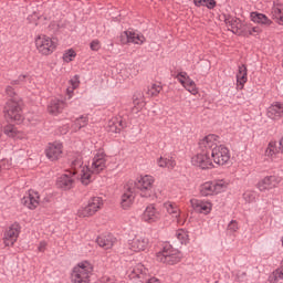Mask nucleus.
<instances>
[{"label": "nucleus", "mask_w": 283, "mask_h": 283, "mask_svg": "<svg viewBox=\"0 0 283 283\" xmlns=\"http://www.w3.org/2000/svg\"><path fill=\"white\" fill-rule=\"evenodd\" d=\"M107 168V155L99 150L93 157L90 168L83 167L82 169V184L88 185L92 182V174H101V171Z\"/></svg>", "instance_id": "1"}, {"label": "nucleus", "mask_w": 283, "mask_h": 283, "mask_svg": "<svg viewBox=\"0 0 283 283\" xmlns=\"http://www.w3.org/2000/svg\"><path fill=\"white\" fill-rule=\"evenodd\" d=\"M94 273V265L88 261L80 262L72 271V283H90V277Z\"/></svg>", "instance_id": "2"}, {"label": "nucleus", "mask_w": 283, "mask_h": 283, "mask_svg": "<svg viewBox=\"0 0 283 283\" xmlns=\"http://www.w3.org/2000/svg\"><path fill=\"white\" fill-rule=\"evenodd\" d=\"M21 105L22 103L19 98L9 99L3 107L4 118L11 123H21L23 120Z\"/></svg>", "instance_id": "3"}, {"label": "nucleus", "mask_w": 283, "mask_h": 283, "mask_svg": "<svg viewBox=\"0 0 283 283\" xmlns=\"http://www.w3.org/2000/svg\"><path fill=\"white\" fill-rule=\"evenodd\" d=\"M154 177L145 175L135 181L133 189L139 193L142 198H151L154 196Z\"/></svg>", "instance_id": "4"}, {"label": "nucleus", "mask_w": 283, "mask_h": 283, "mask_svg": "<svg viewBox=\"0 0 283 283\" xmlns=\"http://www.w3.org/2000/svg\"><path fill=\"white\" fill-rule=\"evenodd\" d=\"M133 282L139 283H160V280L157 277H149V270L145 268L142 263H138L133 269H130V273L128 275Z\"/></svg>", "instance_id": "5"}, {"label": "nucleus", "mask_w": 283, "mask_h": 283, "mask_svg": "<svg viewBox=\"0 0 283 283\" xmlns=\"http://www.w3.org/2000/svg\"><path fill=\"white\" fill-rule=\"evenodd\" d=\"M35 46L38 52L44 56H50L56 50V43L48 35H39L35 39Z\"/></svg>", "instance_id": "6"}, {"label": "nucleus", "mask_w": 283, "mask_h": 283, "mask_svg": "<svg viewBox=\"0 0 283 283\" xmlns=\"http://www.w3.org/2000/svg\"><path fill=\"white\" fill-rule=\"evenodd\" d=\"M227 182L224 180L208 181L200 186L201 196H213L214 193H222L227 189Z\"/></svg>", "instance_id": "7"}, {"label": "nucleus", "mask_w": 283, "mask_h": 283, "mask_svg": "<svg viewBox=\"0 0 283 283\" xmlns=\"http://www.w3.org/2000/svg\"><path fill=\"white\" fill-rule=\"evenodd\" d=\"M101 207H103V198L93 197L91 200H88L87 206L77 211V216L78 218H90L91 216H94V213H96Z\"/></svg>", "instance_id": "8"}, {"label": "nucleus", "mask_w": 283, "mask_h": 283, "mask_svg": "<svg viewBox=\"0 0 283 283\" xmlns=\"http://www.w3.org/2000/svg\"><path fill=\"white\" fill-rule=\"evenodd\" d=\"M210 156L216 165H227L228 160H231V153H229V148L223 145L213 148Z\"/></svg>", "instance_id": "9"}, {"label": "nucleus", "mask_w": 283, "mask_h": 283, "mask_svg": "<svg viewBox=\"0 0 283 283\" xmlns=\"http://www.w3.org/2000/svg\"><path fill=\"white\" fill-rule=\"evenodd\" d=\"M191 164L195 167H199L200 169H211L213 167V161L211 160V155L207 151H202L197 154L191 158Z\"/></svg>", "instance_id": "10"}, {"label": "nucleus", "mask_w": 283, "mask_h": 283, "mask_svg": "<svg viewBox=\"0 0 283 283\" xmlns=\"http://www.w3.org/2000/svg\"><path fill=\"white\" fill-rule=\"evenodd\" d=\"M282 182V177L280 176H268L258 182L256 187L260 191H271L275 189Z\"/></svg>", "instance_id": "11"}, {"label": "nucleus", "mask_w": 283, "mask_h": 283, "mask_svg": "<svg viewBox=\"0 0 283 283\" xmlns=\"http://www.w3.org/2000/svg\"><path fill=\"white\" fill-rule=\"evenodd\" d=\"M19 233H21V226L19 223H13L10 228L4 232V245L13 247L14 242L19 240Z\"/></svg>", "instance_id": "12"}, {"label": "nucleus", "mask_w": 283, "mask_h": 283, "mask_svg": "<svg viewBox=\"0 0 283 283\" xmlns=\"http://www.w3.org/2000/svg\"><path fill=\"white\" fill-rule=\"evenodd\" d=\"M217 147H219L217 135H208L199 142L200 151H207L210 156L213 154V149Z\"/></svg>", "instance_id": "13"}, {"label": "nucleus", "mask_w": 283, "mask_h": 283, "mask_svg": "<svg viewBox=\"0 0 283 283\" xmlns=\"http://www.w3.org/2000/svg\"><path fill=\"white\" fill-rule=\"evenodd\" d=\"M226 24L228 30L233 34H238V36H242L247 34V25L242 23V21L238 18L226 19Z\"/></svg>", "instance_id": "14"}, {"label": "nucleus", "mask_w": 283, "mask_h": 283, "mask_svg": "<svg viewBox=\"0 0 283 283\" xmlns=\"http://www.w3.org/2000/svg\"><path fill=\"white\" fill-rule=\"evenodd\" d=\"M61 154H63V144L59 142H54L53 144H49V146L45 149V155L49 160H59L61 157Z\"/></svg>", "instance_id": "15"}, {"label": "nucleus", "mask_w": 283, "mask_h": 283, "mask_svg": "<svg viewBox=\"0 0 283 283\" xmlns=\"http://www.w3.org/2000/svg\"><path fill=\"white\" fill-rule=\"evenodd\" d=\"M144 222H148V224H154V222H158L160 220V211L156 209L155 205L148 206L143 213Z\"/></svg>", "instance_id": "16"}, {"label": "nucleus", "mask_w": 283, "mask_h": 283, "mask_svg": "<svg viewBox=\"0 0 283 283\" xmlns=\"http://www.w3.org/2000/svg\"><path fill=\"white\" fill-rule=\"evenodd\" d=\"M190 205L197 213H203L207 216L208 213H211L212 205L209 201H202L199 199H191Z\"/></svg>", "instance_id": "17"}, {"label": "nucleus", "mask_w": 283, "mask_h": 283, "mask_svg": "<svg viewBox=\"0 0 283 283\" xmlns=\"http://www.w3.org/2000/svg\"><path fill=\"white\" fill-rule=\"evenodd\" d=\"M56 187L63 189V191H70L74 187V175L72 172L64 174L56 180Z\"/></svg>", "instance_id": "18"}, {"label": "nucleus", "mask_w": 283, "mask_h": 283, "mask_svg": "<svg viewBox=\"0 0 283 283\" xmlns=\"http://www.w3.org/2000/svg\"><path fill=\"white\" fill-rule=\"evenodd\" d=\"M148 245H149V239L145 237H136L128 243L130 251H135V253L145 251V249H147Z\"/></svg>", "instance_id": "19"}, {"label": "nucleus", "mask_w": 283, "mask_h": 283, "mask_svg": "<svg viewBox=\"0 0 283 283\" xmlns=\"http://www.w3.org/2000/svg\"><path fill=\"white\" fill-rule=\"evenodd\" d=\"M39 192L34 190H29L28 196H25L21 202L24 205V207H28V209H36L39 207Z\"/></svg>", "instance_id": "20"}, {"label": "nucleus", "mask_w": 283, "mask_h": 283, "mask_svg": "<svg viewBox=\"0 0 283 283\" xmlns=\"http://www.w3.org/2000/svg\"><path fill=\"white\" fill-rule=\"evenodd\" d=\"M125 36L126 41L122 40L123 43H135L136 45H143L145 43V36L134 32V31H125L122 34V39Z\"/></svg>", "instance_id": "21"}, {"label": "nucleus", "mask_w": 283, "mask_h": 283, "mask_svg": "<svg viewBox=\"0 0 283 283\" xmlns=\"http://www.w3.org/2000/svg\"><path fill=\"white\" fill-rule=\"evenodd\" d=\"M179 251L177 249H174L171 244L166 243L164 244L161 251L157 252V262H166L170 255H175V253H178Z\"/></svg>", "instance_id": "22"}, {"label": "nucleus", "mask_w": 283, "mask_h": 283, "mask_svg": "<svg viewBox=\"0 0 283 283\" xmlns=\"http://www.w3.org/2000/svg\"><path fill=\"white\" fill-rule=\"evenodd\" d=\"M136 193V188L128 187L127 191L122 195V208L129 209L134 205V198Z\"/></svg>", "instance_id": "23"}, {"label": "nucleus", "mask_w": 283, "mask_h": 283, "mask_svg": "<svg viewBox=\"0 0 283 283\" xmlns=\"http://www.w3.org/2000/svg\"><path fill=\"white\" fill-rule=\"evenodd\" d=\"M179 76H181V78H185L182 83V86L190 92V94H198V88H196V82H193V80H191L189 76H187V72H181L179 73Z\"/></svg>", "instance_id": "24"}, {"label": "nucleus", "mask_w": 283, "mask_h": 283, "mask_svg": "<svg viewBox=\"0 0 283 283\" xmlns=\"http://www.w3.org/2000/svg\"><path fill=\"white\" fill-rule=\"evenodd\" d=\"M65 109V102L61 99H53L48 106L49 114H53L56 116V114H61Z\"/></svg>", "instance_id": "25"}, {"label": "nucleus", "mask_w": 283, "mask_h": 283, "mask_svg": "<svg viewBox=\"0 0 283 283\" xmlns=\"http://www.w3.org/2000/svg\"><path fill=\"white\" fill-rule=\"evenodd\" d=\"M98 247H102V249H112L114 247V243L116 242V239L112 234L108 235H102L98 237L96 240Z\"/></svg>", "instance_id": "26"}, {"label": "nucleus", "mask_w": 283, "mask_h": 283, "mask_svg": "<svg viewBox=\"0 0 283 283\" xmlns=\"http://www.w3.org/2000/svg\"><path fill=\"white\" fill-rule=\"evenodd\" d=\"M268 116L269 118H282L283 116V107H282V104L280 103H274L272 104L270 107H269V111H268Z\"/></svg>", "instance_id": "27"}, {"label": "nucleus", "mask_w": 283, "mask_h": 283, "mask_svg": "<svg viewBox=\"0 0 283 283\" xmlns=\"http://www.w3.org/2000/svg\"><path fill=\"white\" fill-rule=\"evenodd\" d=\"M250 17L253 23H259L260 25H271L273 23L271 19L263 13L252 12Z\"/></svg>", "instance_id": "28"}, {"label": "nucleus", "mask_w": 283, "mask_h": 283, "mask_svg": "<svg viewBox=\"0 0 283 283\" xmlns=\"http://www.w3.org/2000/svg\"><path fill=\"white\" fill-rule=\"evenodd\" d=\"M272 18L275 19L279 25H283V7L280 3H274L272 7Z\"/></svg>", "instance_id": "29"}, {"label": "nucleus", "mask_w": 283, "mask_h": 283, "mask_svg": "<svg viewBox=\"0 0 283 283\" xmlns=\"http://www.w3.org/2000/svg\"><path fill=\"white\" fill-rule=\"evenodd\" d=\"M247 81V65L242 64L239 66V71L237 73V83L241 86V88H243Z\"/></svg>", "instance_id": "30"}, {"label": "nucleus", "mask_w": 283, "mask_h": 283, "mask_svg": "<svg viewBox=\"0 0 283 283\" xmlns=\"http://www.w3.org/2000/svg\"><path fill=\"white\" fill-rule=\"evenodd\" d=\"M157 165H158V167H161L163 169H165V167H167V169H174V167H176V160L159 157L157 159Z\"/></svg>", "instance_id": "31"}, {"label": "nucleus", "mask_w": 283, "mask_h": 283, "mask_svg": "<svg viewBox=\"0 0 283 283\" xmlns=\"http://www.w3.org/2000/svg\"><path fill=\"white\" fill-rule=\"evenodd\" d=\"M71 167L73 169L72 175L76 176L78 174V169H81V179L83 178V159L77 157L75 160L72 161Z\"/></svg>", "instance_id": "32"}, {"label": "nucleus", "mask_w": 283, "mask_h": 283, "mask_svg": "<svg viewBox=\"0 0 283 283\" xmlns=\"http://www.w3.org/2000/svg\"><path fill=\"white\" fill-rule=\"evenodd\" d=\"M182 260V252L179 251L166 259V261L163 262V264H169L170 266H174V264H178Z\"/></svg>", "instance_id": "33"}, {"label": "nucleus", "mask_w": 283, "mask_h": 283, "mask_svg": "<svg viewBox=\"0 0 283 283\" xmlns=\"http://www.w3.org/2000/svg\"><path fill=\"white\" fill-rule=\"evenodd\" d=\"M160 92H163V86L160 84H151L150 86H148L146 94L147 96L154 97L158 96Z\"/></svg>", "instance_id": "34"}, {"label": "nucleus", "mask_w": 283, "mask_h": 283, "mask_svg": "<svg viewBox=\"0 0 283 283\" xmlns=\"http://www.w3.org/2000/svg\"><path fill=\"white\" fill-rule=\"evenodd\" d=\"M166 211L172 216V218H180V210L174 203H165Z\"/></svg>", "instance_id": "35"}, {"label": "nucleus", "mask_w": 283, "mask_h": 283, "mask_svg": "<svg viewBox=\"0 0 283 283\" xmlns=\"http://www.w3.org/2000/svg\"><path fill=\"white\" fill-rule=\"evenodd\" d=\"M193 3L197 8H200L201 6H207L209 10L216 8V0H193Z\"/></svg>", "instance_id": "36"}, {"label": "nucleus", "mask_w": 283, "mask_h": 283, "mask_svg": "<svg viewBox=\"0 0 283 283\" xmlns=\"http://www.w3.org/2000/svg\"><path fill=\"white\" fill-rule=\"evenodd\" d=\"M107 129L108 132H111L112 134H118L120 133V128H118V123L116 122V119H112L108 122L107 124Z\"/></svg>", "instance_id": "37"}, {"label": "nucleus", "mask_w": 283, "mask_h": 283, "mask_svg": "<svg viewBox=\"0 0 283 283\" xmlns=\"http://www.w3.org/2000/svg\"><path fill=\"white\" fill-rule=\"evenodd\" d=\"M176 238L180 242V244H187V240H189V235H187V232H185V230H178L176 232Z\"/></svg>", "instance_id": "38"}, {"label": "nucleus", "mask_w": 283, "mask_h": 283, "mask_svg": "<svg viewBox=\"0 0 283 283\" xmlns=\"http://www.w3.org/2000/svg\"><path fill=\"white\" fill-rule=\"evenodd\" d=\"M17 127L14 125H7L4 127V134L6 136H9V138H14V136H17Z\"/></svg>", "instance_id": "39"}, {"label": "nucleus", "mask_w": 283, "mask_h": 283, "mask_svg": "<svg viewBox=\"0 0 283 283\" xmlns=\"http://www.w3.org/2000/svg\"><path fill=\"white\" fill-rule=\"evenodd\" d=\"M260 32H262V29H260V27H253V28L245 27L244 36H251L253 34H260Z\"/></svg>", "instance_id": "40"}, {"label": "nucleus", "mask_w": 283, "mask_h": 283, "mask_svg": "<svg viewBox=\"0 0 283 283\" xmlns=\"http://www.w3.org/2000/svg\"><path fill=\"white\" fill-rule=\"evenodd\" d=\"M74 125L77 129H82V127H85L87 125V116L82 115L80 118L75 120Z\"/></svg>", "instance_id": "41"}, {"label": "nucleus", "mask_w": 283, "mask_h": 283, "mask_svg": "<svg viewBox=\"0 0 283 283\" xmlns=\"http://www.w3.org/2000/svg\"><path fill=\"white\" fill-rule=\"evenodd\" d=\"M75 56L76 52H74V50H69L63 54V61H65V63H70Z\"/></svg>", "instance_id": "42"}, {"label": "nucleus", "mask_w": 283, "mask_h": 283, "mask_svg": "<svg viewBox=\"0 0 283 283\" xmlns=\"http://www.w3.org/2000/svg\"><path fill=\"white\" fill-rule=\"evenodd\" d=\"M280 280H282V277L280 276L279 272L275 270L268 279V282L270 283H277L280 282Z\"/></svg>", "instance_id": "43"}, {"label": "nucleus", "mask_w": 283, "mask_h": 283, "mask_svg": "<svg viewBox=\"0 0 283 283\" xmlns=\"http://www.w3.org/2000/svg\"><path fill=\"white\" fill-rule=\"evenodd\" d=\"M238 221L232 220L230 221V223L228 224V231H231L232 233H235V231H238Z\"/></svg>", "instance_id": "44"}, {"label": "nucleus", "mask_w": 283, "mask_h": 283, "mask_svg": "<svg viewBox=\"0 0 283 283\" xmlns=\"http://www.w3.org/2000/svg\"><path fill=\"white\" fill-rule=\"evenodd\" d=\"M265 156H268L269 158H273V156H275V147H273V145H269L265 150Z\"/></svg>", "instance_id": "45"}, {"label": "nucleus", "mask_w": 283, "mask_h": 283, "mask_svg": "<svg viewBox=\"0 0 283 283\" xmlns=\"http://www.w3.org/2000/svg\"><path fill=\"white\" fill-rule=\"evenodd\" d=\"M91 50H93V52H98V50H101V42L98 40L92 41Z\"/></svg>", "instance_id": "46"}, {"label": "nucleus", "mask_w": 283, "mask_h": 283, "mask_svg": "<svg viewBox=\"0 0 283 283\" xmlns=\"http://www.w3.org/2000/svg\"><path fill=\"white\" fill-rule=\"evenodd\" d=\"M27 76L25 75H20L18 77V80H14L11 82V85H21V83H23V81H25Z\"/></svg>", "instance_id": "47"}, {"label": "nucleus", "mask_w": 283, "mask_h": 283, "mask_svg": "<svg viewBox=\"0 0 283 283\" xmlns=\"http://www.w3.org/2000/svg\"><path fill=\"white\" fill-rule=\"evenodd\" d=\"M80 81H78V75H75L72 80H71V85L73 87V90H76V87H78L80 85Z\"/></svg>", "instance_id": "48"}, {"label": "nucleus", "mask_w": 283, "mask_h": 283, "mask_svg": "<svg viewBox=\"0 0 283 283\" xmlns=\"http://www.w3.org/2000/svg\"><path fill=\"white\" fill-rule=\"evenodd\" d=\"M243 198H244L245 202H253V199H254L253 193H251L249 191L243 193Z\"/></svg>", "instance_id": "49"}, {"label": "nucleus", "mask_w": 283, "mask_h": 283, "mask_svg": "<svg viewBox=\"0 0 283 283\" xmlns=\"http://www.w3.org/2000/svg\"><path fill=\"white\" fill-rule=\"evenodd\" d=\"M6 94L8 96H10L11 98H17V97H14L15 93H14V88H12V86H7Z\"/></svg>", "instance_id": "50"}, {"label": "nucleus", "mask_w": 283, "mask_h": 283, "mask_svg": "<svg viewBox=\"0 0 283 283\" xmlns=\"http://www.w3.org/2000/svg\"><path fill=\"white\" fill-rule=\"evenodd\" d=\"M117 123V127L118 129H125V127H127V122L123 120V119H115Z\"/></svg>", "instance_id": "51"}, {"label": "nucleus", "mask_w": 283, "mask_h": 283, "mask_svg": "<svg viewBox=\"0 0 283 283\" xmlns=\"http://www.w3.org/2000/svg\"><path fill=\"white\" fill-rule=\"evenodd\" d=\"M242 277H247V272L238 273L237 274V281L242 282Z\"/></svg>", "instance_id": "52"}, {"label": "nucleus", "mask_w": 283, "mask_h": 283, "mask_svg": "<svg viewBox=\"0 0 283 283\" xmlns=\"http://www.w3.org/2000/svg\"><path fill=\"white\" fill-rule=\"evenodd\" d=\"M45 242H41L39 245V251H45Z\"/></svg>", "instance_id": "53"}, {"label": "nucleus", "mask_w": 283, "mask_h": 283, "mask_svg": "<svg viewBox=\"0 0 283 283\" xmlns=\"http://www.w3.org/2000/svg\"><path fill=\"white\" fill-rule=\"evenodd\" d=\"M280 151L283 154V137L280 140Z\"/></svg>", "instance_id": "54"}, {"label": "nucleus", "mask_w": 283, "mask_h": 283, "mask_svg": "<svg viewBox=\"0 0 283 283\" xmlns=\"http://www.w3.org/2000/svg\"><path fill=\"white\" fill-rule=\"evenodd\" d=\"M177 78H178V81L181 83V85H182V82H185V77H182V76H180V74H178L177 75Z\"/></svg>", "instance_id": "55"}, {"label": "nucleus", "mask_w": 283, "mask_h": 283, "mask_svg": "<svg viewBox=\"0 0 283 283\" xmlns=\"http://www.w3.org/2000/svg\"><path fill=\"white\" fill-rule=\"evenodd\" d=\"M103 283H114V281H112V279H107V280L104 281Z\"/></svg>", "instance_id": "56"}]
</instances>
